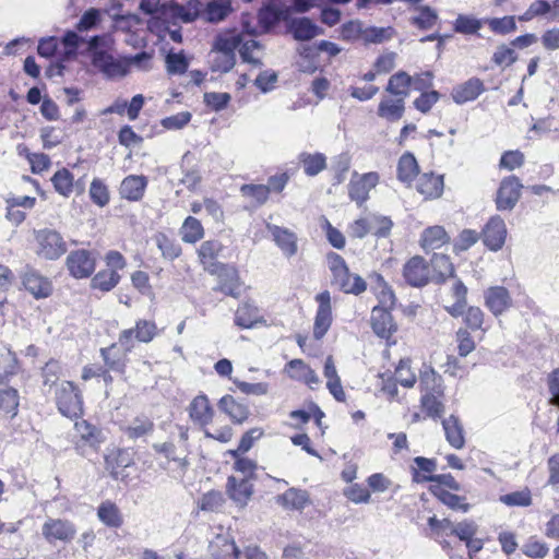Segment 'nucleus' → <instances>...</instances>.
Wrapping results in <instances>:
<instances>
[{"instance_id":"nucleus-38","label":"nucleus","mask_w":559,"mask_h":559,"mask_svg":"<svg viewBox=\"0 0 559 559\" xmlns=\"http://www.w3.org/2000/svg\"><path fill=\"white\" fill-rule=\"evenodd\" d=\"M277 501L286 509L301 510L309 502V497L305 490L289 488L277 497Z\"/></svg>"},{"instance_id":"nucleus-7","label":"nucleus","mask_w":559,"mask_h":559,"mask_svg":"<svg viewBox=\"0 0 559 559\" xmlns=\"http://www.w3.org/2000/svg\"><path fill=\"white\" fill-rule=\"evenodd\" d=\"M316 300L319 306L314 318L313 336L317 340H321L333 321L331 295L328 290H324L316 296Z\"/></svg>"},{"instance_id":"nucleus-58","label":"nucleus","mask_w":559,"mask_h":559,"mask_svg":"<svg viewBox=\"0 0 559 559\" xmlns=\"http://www.w3.org/2000/svg\"><path fill=\"white\" fill-rule=\"evenodd\" d=\"M395 379L396 381L405 386V388H412L414 386L416 382V376L411 370V360L405 358L401 359L396 369H395Z\"/></svg>"},{"instance_id":"nucleus-13","label":"nucleus","mask_w":559,"mask_h":559,"mask_svg":"<svg viewBox=\"0 0 559 559\" xmlns=\"http://www.w3.org/2000/svg\"><path fill=\"white\" fill-rule=\"evenodd\" d=\"M354 33H360L365 43L380 44L392 37L393 29L391 27H367L361 29L360 24L356 22H350L343 27L345 37H349Z\"/></svg>"},{"instance_id":"nucleus-5","label":"nucleus","mask_w":559,"mask_h":559,"mask_svg":"<svg viewBox=\"0 0 559 559\" xmlns=\"http://www.w3.org/2000/svg\"><path fill=\"white\" fill-rule=\"evenodd\" d=\"M379 180L380 176L376 171H370L361 176L354 173L348 183L349 199L355 201L358 205H362L368 200L370 190L379 183Z\"/></svg>"},{"instance_id":"nucleus-48","label":"nucleus","mask_w":559,"mask_h":559,"mask_svg":"<svg viewBox=\"0 0 559 559\" xmlns=\"http://www.w3.org/2000/svg\"><path fill=\"white\" fill-rule=\"evenodd\" d=\"M19 407V393L13 388L0 389V412H3L10 417L17 414Z\"/></svg>"},{"instance_id":"nucleus-31","label":"nucleus","mask_w":559,"mask_h":559,"mask_svg":"<svg viewBox=\"0 0 559 559\" xmlns=\"http://www.w3.org/2000/svg\"><path fill=\"white\" fill-rule=\"evenodd\" d=\"M450 240L445 229L436 225L426 228L420 238V245L425 251L436 250L448 243Z\"/></svg>"},{"instance_id":"nucleus-17","label":"nucleus","mask_w":559,"mask_h":559,"mask_svg":"<svg viewBox=\"0 0 559 559\" xmlns=\"http://www.w3.org/2000/svg\"><path fill=\"white\" fill-rule=\"evenodd\" d=\"M226 489L229 498L241 508L247 506L253 495L250 479H237L235 476L228 477Z\"/></svg>"},{"instance_id":"nucleus-46","label":"nucleus","mask_w":559,"mask_h":559,"mask_svg":"<svg viewBox=\"0 0 559 559\" xmlns=\"http://www.w3.org/2000/svg\"><path fill=\"white\" fill-rule=\"evenodd\" d=\"M154 430V423L146 416L135 417L124 429L126 435L130 439H138L151 435Z\"/></svg>"},{"instance_id":"nucleus-36","label":"nucleus","mask_w":559,"mask_h":559,"mask_svg":"<svg viewBox=\"0 0 559 559\" xmlns=\"http://www.w3.org/2000/svg\"><path fill=\"white\" fill-rule=\"evenodd\" d=\"M203 3L200 0H189L186 4H173L171 14L185 23H191L202 16Z\"/></svg>"},{"instance_id":"nucleus-20","label":"nucleus","mask_w":559,"mask_h":559,"mask_svg":"<svg viewBox=\"0 0 559 559\" xmlns=\"http://www.w3.org/2000/svg\"><path fill=\"white\" fill-rule=\"evenodd\" d=\"M286 368L292 379L305 382L310 389H316L320 384V379L316 371L301 359L290 360Z\"/></svg>"},{"instance_id":"nucleus-11","label":"nucleus","mask_w":559,"mask_h":559,"mask_svg":"<svg viewBox=\"0 0 559 559\" xmlns=\"http://www.w3.org/2000/svg\"><path fill=\"white\" fill-rule=\"evenodd\" d=\"M485 306L495 316L499 317L512 306L509 290L503 286H492L484 292Z\"/></svg>"},{"instance_id":"nucleus-63","label":"nucleus","mask_w":559,"mask_h":559,"mask_svg":"<svg viewBox=\"0 0 559 559\" xmlns=\"http://www.w3.org/2000/svg\"><path fill=\"white\" fill-rule=\"evenodd\" d=\"M214 57L212 59V70L215 72H228L231 70L236 62L235 55L224 53L219 51H213Z\"/></svg>"},{"instance_id":"nucleus-61","label":"nucleus","mask_w":559,"mask_h":559,"mask_svg":"<svg viewBox=\"0 0 559 559\" xmlns=\"http://www.w3.org/2000/svg\"><path fill=\"white\" fill-rule=\"evenodd\" d=\"M500 501L511 507H528L532 504V496L528 489H523L501 496Z\"/></svg>"},{"instance_id":"nucleus-47","label":"nucleus","mask_w":559,"mask_h":559,"mask_svg":"<svg viewBox=\"0 0 559 559\" xmlns=\"http://www.w3.org/2000/svg\"><path fill=\"white\" fill-rule=\"evenodd\" d=\"M443 394L424 393L420 399L421 407L427 416L439 418L444 413V405L441 401Z\"/></svg>"},{"instance_id":"nucleus-56","label":"nucleus","mask_w":559,"mask_h":559,"mask_svg":"<svg viewBox=\"0 0 559 559\" xmlns=\"http://www.w3.org/2000/svg\"><path fill=\"white\" fill-rule=\"evenodd\" d=\"M155 242L158 249L162 251L164 258L174 260L181 253V248L174 240L169 239L165 234H158L155 236Z\"/></svg>"},{"instance_id":"nucleus-60","label":"nucleus","mask_w":559,"mask_h":559,"mask_svg":"<svg viewBox=\"0 0 559 559\" xmlns=\"http://www.w3.org/2000/svg\"><path fill=\"white\" fill-rule=\"evenodd\" d=\"M522 551L525 556L532 559H543L549 552L547 544L536 539L530 538L522 547Z\"/></svg>"},{"instance_id":"nucleus-10","label":"nucleus","mask_w":559,"mask_h":559,"mask_svg":"<svg viewBox=\"0 0 559 559\" xmlns=\"http://www.w3.org/2000/svg\"><path fill=\"white\" fill-rule=\"evenodd\" d=\"M95 258L86 250L72 251L67 258V266L76 278L88 277L95 270Z\"/></svg>"},{"instance_id":"nucleus-44","label":"nucleus","mask_w":559,"mask_h":559,"mask_svg":"<svg viewBox=\"0 0 559 559\" xmlns=\"http://www.w3.org/2000/svg\"><path fill=\"white\" fill-rule=\"evenodd\" d=\"M299 162L304 167V171L308 176H317L326 167V158L322 153H301Z\"/></svg>"},{"instance_id":"nucleus-43","label":"nucleus","mask_w":559,"mask_h":559,"mask_svg":"<svg viewBox=\"0 0 559 559\" xmlns=\"http://www.w3.org/2000/svg\"><path fill=\"white\" fill-rule=\"evenodd\" d=\"M259 309L250 304H242L236 311L235 323L243 329H250L259 322Z\"/></svg>"},{"instance_id":"nucleus-8","label":"nucleus","mask_w":559,"mask_h":559,"mask_svg":"<svg viewBox=\"0 0 559 559\" xmlns=\"http://www.w3.org/2000/svg\"><path fill=\"white\" fill-rule=\"evenodd\" d=\"M403 276L414 287L425 286L431 281L429 265L419 255L413 257L405 263Z\"/></svg>"},{"instance_id":"nucleus-35","label":"nucleus","mask_w":559,"mask_h":559,"mask_svg":"<svg viewBox=\"0 0 559 559\" xmlns=\"http://www.w3.org/2000/svg\"><path fill=\"white\" fill-rule=\"evenodd\" d=\"M430 272L431 281L436 283H443L447 278L454 275V266L450 261L449 257L444 254H433L431 259Z\"/></svg>"},{"instance_id":"nucleus-54","label":"nucleus","mask_w":559,"mask_h":559,"mask_svg":"<svg viewBox=\"0 0 559 559\" xmlns=\"http://www.w3.org/2000/svg\"><path fill=\"white\" fill-rule=\"evenodd\" d=\"M240 192L243 197L255 202V204L261 205L269 199L270 187L265 185H242Z\"/></svg>"},{"instance_id":"nucleus-2","label":"nucleus","mask_w":559,"mask_h":559,"mask_svg":"<svg viewBox=\"0 0 559 559\" xmlns=\"http://www.w3.org/2000/svg\"><path fill=\"white\" fill-rule=\"evenodd\" d=\"M37 254L47 260H56L66 251L67 246L61 235L52 229H40L35 233Z\"/></svg>"},{"instance_id":"nucleus-55","label":"nucleus","mask_w":559,"mask_h":559,"mask_svg":"<svg viewBox=\"0 0 559 559\" xmlns=\"http://www.w3.org/2000/svg\"><path fill=\"white\" fill-rule=\"evenodd\" d=\"M481 26V21L471 15L460 14L454 22V31L465 35L477 33Z\"/></svg>"},{"instance_id":"nucleus-62","label":"nucleus","mask_w":559,"mask_h":559,"mask_svg":"<svg viewBox=\"0 0 559 559\" xmlns=\"http://www.w3.org/2000/svg\"><path fill=\"white\" fill-rule=\"evenodd\" d=\"M186 57L180 53L169 52L166 56V69L169 74H183L188 69Z\"/></svg>"},{"instance_id":"nucleus-52","label":"nucleus","mask_w":559,"mask_h":559,"mask_svg":"<svg viewBox=\"0 0 559 559\" xmlns=\"http://www.w3.org/2000/svg\"><path fill=\"white\" fill-rule=\"evenodd\" d=\"M438 20L436 11L429 7H420L418 14L411 17V23L420 29H430L435 26Z\"/></svg>"},{"instance_id":"nucleus-42","label":"nucleus","mask_w":559,"mask_h":559,"mask_svg":"<svg viewBox=\"0 0 559 559\" xmlns=\"http://www.w3.org/2000/svg\"><path fill=\"white\" fill-rule=\"evenodd\" d=\"M242 37L235 32H226L216 36L212 51L235 55V49L240 46Z\"/></svg>"},{"instance_id":"nucleus-33","label":"nucleus","mask_w":559,"mask_h":559,"mask_svg":"<svg viewBox=\"0 0 559 559\" xmlns=\"http://www.w3.org/2000/svg\"><path fill=\"white\" fill-rule=\"evenodd\" d=\"M452 297L454 302L452 305L444 306L445 311L454 317H461L467 305V287L461 281H455L451 288Z\"/></svg>"},{"instance_id":"nucleus-53","label":"nucleus","mask_w":559,"mask_h":559,"mask_svg":"<svg viewBox=\"0 0 559 559\" xmlns=\"http://www.w3.org/2000/svg\"><path fill=\"white\" fill-rule=\"evenodd\" d=\"M75 431L80 438L92 447H95L102 442L100 432L86 420L76 421Z\"/></svg>"},{"instance_id":"nucleus-12","label":"nucleus","mask_w":559,"mask_h":559,"mask_svg":"<svg viewBox=\"0 0 559 559\" xmlns=\"http://www.w3.org/2000/svg\"><path fill=\"white\" fill-rule=\"evenodd\" d=\"M507 238V227L500 216L491 217L483 230L484 243L492 251L502 248Z\"/></svg>"},{"instance_id":"nucleus-34","label":"nucleus","mask_w":559,"mask_h":559,"mask_svg":"<svg viewBox=\"0 0 559 559\" xmlns=\"http://www.w3.org/2000/svg\"><path fill=\"white\" fill-rule=\"evenodd\" d=\"M418 171L419 167L415 156L409 152L404 153L397 163V179L409 186Z\"/></svg>"},{"instance_id":"nucleus-32","label":"nucleus","mask_w":559,"mask_h":559,"mask_svg":"<svg viewBox=\"0 0 559 559\" xmlns=\"http://www.w3.org/2000/svg\"><path fill=\"white\" fill-rule=\"evenodd\" d=\"M233 11L231 0H213L203 7L202 17L210 23L224 21Z\"/></svg>"},{"instance_id":"nucleus-16","label":"nucleus","mask_w":559,"mask_h":559,"mask_svg":"<svg viewBox=\"0 0 559 559\" xmlns=\"http://www.w3.org/2000/svg\"><path fill=\"white\" fill-rule=\"evenodd\" d=\"M222 245L217 240H207L202 242L198 250L199 259L204 267V270L211 274L218 273L221 269H223L222 263L216 261L218 253L222 250Z\"/></svg>"},{"instance_id":"nucleus-27","label":"nucleus","mask_w":559,"mask_h":559,"mask_svg":"<svg viewBox=\"0 0 559 559\" xmlns=\"http://www.w3.org/2000/svg\"><path fill=\"white\" fill-rule=\"evenodd\" d=\"M97 518L106 526L119 528L123 524V515L119 507L110 501H103L97 508Z\"/></svg>"},{"instance_id":"nucleus-23","label":"nucleus","mask_w":559,"mask_h":559,"mask_svg":"<svg viewBox=\"0 0 559 559\" xmlns=\"http://www.w3.org/2000/svg\"><path fill=\"white\" fill-rule=\"evenodd\" d=\"M212 559H238L241 551L234 539L225 536H217L210 544Z\"/></svg>"},{"instance_id":"nucleus-57","label":"nucleus","mask_w":559,"mask_h":559,"mask_svg":"<svg viewBox=\"0 0 559 559\" xmlns=\"http://www.w3.org/2000/svg\"><path fill=\"white\" fill-rule=\"evenodd\" d=\"M370 231L377 237H388L393 227V222L389 216L372 214L369 218Z\"/></svg>"},{"instance_id":"nucleus-14","label":"nucleus","mask_w":559,"mask_h":559,"mask_svg":"<svg viewBox=\"0 0 559 559\" xmlns=\"http://www.w3.org/2000/svg\"><path fill=\"white\" fill-rule=\"evenodd\" d=\"M188 413L190 419L203 430L209 424L212 423L214 416V409L210 404L206 395H197L188 406Z\"/></svg>"},{"instance_id":"nucleus-51","label":"nucleus","mask_w":559,"mask_h":559,"mask_svg":"<svg viewBox=\"0 0 559 559\" xmlns=\"http://www.w3.org/2000/svg\"><path fill=\"white\" fill-rule=\"evenodd\" d=\"M262 436L263 430L261 428H252L248 430L242 435L238 448L235 450H228L227 454L230 456H236L238 454L247 453L253 447V443Z\"/></svg>"},{"instance_id":"nucleus-9","label":"nucleus","mask_w":559,"mask_h":559,"mask_svg":"<svg viewBox=\"0 0 559 559\" xmlns=\"http://www.w3.org/2000/svg\"><path fill=\"white\" fill-rule=\"evenodd\" d=\"M521 189L522 185L515 176L504 178L497 193L498 210H512L520 199Z\"/></svg>"},{"instance_id":"nucleus-21","label":"nucleus","mask_w":559,"mask_h":559,"mask_svg":"<svg viewBox=\"0 0 559 559\" xmlns=\"http://www.w3.org/2000/svg\"><path fill=\"white\" fill-rule=\"evenodd\" d=\"M484 91L483 81L478 78H472L453 88L452 98L456 104H465L476 99Z\"/></svg>"},{"instance_id":"nucleus-1","label":"nucleus","mask_w":559,"mask_h":559,"mask_svg":"<svg viewBox=\"0 0 559 559\" xmlns=\"http://www.w3.org/2000/svg\"><path fill=\"white\" fill-rule=\"evenodd\" d=\"M59 412L69 418L79 417L83 413V400L80 391L71 381L61 382L56 391Z\"/></svg>"},{"instance_id":"nucleus-50","label":"nucleus","mask_w":559,"mask_h":559,"mask_svg":"<svg viewBox=\"0 0 559 559\" xmlns=\"http://www.w3.org/2000/svg\"><path fill=\"white\" fill-rule=\"evenodd\" d=\"M51 181L56 191L61 195L69 197L72 193L73 176L68 169L62 168L58 170L51 178Z\"/></svg>"},{"instance_id":"nucleus-41","label":"nucleus","mask_w":559,"mask_h":559,"mask_svg":"<svg viewBox=\"0 0 559 559\" xmlns=\"http://www.w3.org/2000/svg\"><path fill=\"white\" fill-rule=\"evenodd\" d=\"M419 388L424 393L443 394L441 377L431 368H425L420 372Z\"/></svg>"},{"instance_id":"nucleus-25","label":"nucleus","mask_w":559,"mask_h":559,"mask_svg":"<svg viewBox=\"0 0 559 559\" xmlns=\"http://www.w3.org/2000/svg\"><path fill=\"white\" fill-rule=\"evenodd\" d=\"M443 177L432 173L423 174L417 182V191L425 197V199H437L443 192Z\"/></svg>"},{"instance_id":"nucleus-6","label":"nucleus","mask_w":559,"mask_h":559,"mask_svg":"<svg viewBox=\"0 0 559 559\" xmlns=\"http://www.w3.org/2000/svg\"><path fill=\"white\" fill-rule=\"evenodd\" d=\"M92 63L108 79L122 78L129 72V64L124 59H117L105 51L93 52Z\"/></svg>"},{"instance_id":"nucleus-29","label":"nucleus","mask_w":559,"mask_h":559,"mask_svg":"<svg viewBox=\"0 0 559 559\" xmlns=\"http://www.w3.org/2000/svg\"><path fill=\"white\" fill-rule=\"evenodd\" d=\"M442 427L445 439L454 449H462L465 444L464 430L461 421L454 415H450L443 419Z\"/></svg>"},{"instance_id":"nucleus-22","label":"nucleus","mask_w":559,"mask_h":559,"mask_svg":"<svg viewBox=\"0 0 559 559\" xmlns=\"http://www.w3.org/2000/svg\"><path fill=\"white\" fill-rule=\"evenodd\" d=\"M288 29L294 38L300 41L310 40L323 33V29L308 17L293 19L289 22Z\"/></svg>"},{"instance_id":"nucleus-3","label":"nucleus","mask_w":559,"mask_h":559,"mask_svg":"<svg viewBox=\"0 0 559 559\" xmlns=\"http://www.w3.org/2000/svg\"><path fill=\"white\" fill-rule=\"evenodd\" d=\"M157 334V326L153 321L138 320L134 328L121 331L118 343L127 352L134 347V341L150 343Z\"/></svg>"},{"instance_id":"nucleus-4","label":"nucleus","mask_w":559,"mask_h":559,"mask_svg":"<svg viewBox=\"0 0 559 559\" xmlns=\"http://www.w3.org/2000/svg\"><path fill=\"white\" fill-rule=\"evenodd\" d=\"M41 535L49 543H70L76 535L73 522L64 519L48 518L41 526Z\"/></svg>"},{"instance_id":"nucleus-28","label":"nucleus","mask_w":559,"mask_h":559,"mask_svg":"<svg viewBox=\"0 0 559 559\" xmlns=\"http://www.w3.org/2000/svg\"><path fill=\"white\" fill-rule=\"evenodd\" d=\"M218 407L236 424L246 421L250 414L248 406L237 402L231 395L223 396L218 402Z\"/></svg>"},{"instance_id":"nucleus-59","label":"nucleus","mask_w":559,"mask_h":559,"mask_svg":"<svg viewBox=\"0 0 559 559\" xmlns=\"http://www.w3.org/2000/svg\"><path fill=\"white\" fill-rule=\"evenodd\" d=\"M235 462L233 468L242 474L245 479H253L255 471L258 469V464L254 460L243 456V454H238L236 456H231Z\"/></svg>"},{"instance_id":"nucleus-19","label":"nucleus","mask_w":559,"mask_h":559,"mask_svg":"<svg viewBox=\"0 0 559 559\" xmlns=\"http://www.w3.org/2000/svg\"><path fill=\"white\" fill-rule=\"evenodd\" d=\"M23 285L35 298H46L51 294L52 286L48 278L34 270H27L23 275Z\"/></svg>"},{"instance_id":"nucleus-40","label":"nucleus","mask_w":559,"mask_h":559,"mask_svg":"<svg viewBox=\"0 0 559 559\" xmlns=\"http://www.w3.org/2000/svg\"><path fill=\"white\" fill-rule=\"evenodd\" d=\"M180 236L183 242L195 243L204 236V229L201 222L193 217L188 216L180 227Z\"/></svg>"},{"instance_id":"nucleus-18","label":"nucleus","mask_w":559,"mask_h":559,"mask_svg":"<svg viewBox=\"0 0 559 559\" xmlns=\"http://www.w3.org/2000/svg\"><path fill=\"white\" fill-rule=\"evenodd\" d=\"M371 326L373 332L382 337L389 338L396 331L391 312L384 307H373L371 312Z\"/></svg>"},{"instance_id":"nucleus-15","label":"nucleus","mask_w":559,"mask_h":559,"mask_svg":"<svg viewBox=\"0 0 559 559\" xmlns=\"http://www.w3.org/2000/svg\"><path fill=\"white\" fill-rule=\"evenodd\" d=\"M266 228L284 255L290 258L296 254L298 246L297 236L294 231L272 224H267Z\"/></svg>"},{"instance_id":"nucleus-24","label":"nucleus","mask_w":559,"mask_h":559,"mask_svg":"<svg viewBox=\"0 0 559 559\" xmlns=\"http://www.w3.org/2000/svg\"><path fill=\"white\" fill-rule=\"evenodd\" d=\"M147 179L144 176L130 175L126 177L120 185V195L129 201H139L142 199Z\"/></svg>"},{"instance_id":"nucleus-30","label":"nucleus","mask_w":559,"mask_h":559,"mask_svg":"<svg viewBox=\"0 0 559 559\" xmlns=\"http://www.w3.org/2000/svg\"><path fill=\"white\" fill-rule=\"evenodd\" d=\"M215 274L218 275L219 283L214 289L222 292L225 295L237 297L239 294V278L237 271L227 265H223V269Z\"/></svg>"},{"instance_id":"nucleus-26","label":"nucleus","mask_w":559,"mask_h":559,"mask_svg":"<svg viewBox=\"0 0 559 559\" xmlns=\"http://www.w3.org/2000/svg\"><path fill=\"white\" fill-rule=\"evenodd\" d=\"M405 111V99L383 97L379 103L378 116L390 122L400 120Z\"/></svg>"},{"instance_id":"nucleus-49","label":"nucleus","mask_w":559,"mask_h":559,"mask_svg":"<svg viewBox=\"0 0 559 559\" xmlns=\"http://www.w3.org/2000/svg\"><path fill=\"white\" fill-rule=\"evenodd\" d=\"M16 370V358L14 354L0 342V383Z\"/></svg>"},{"instance_id":"nucleus-64","label":"nucleus","mask_w":559,"mask_h":559,"mask_svg":"<svg viewBox=\"0 0 559 559\" xmlns=\"http://www.w3.org/2000/svg\"><path fill=\"white\" fill-rule=\"evenodd\" d=\"M464 322L472 330L483 329L485 313L479 307L471 306L464 310Z\"/></svg>"},{"instance_id":"nucleus-39","label":"nucleus","mask_w":559,"mask_h":559,"mask_svg":"<svg viewBox=\"0 0 559 559\" xmlns=\"http://www.w3.org/2000/svg\"><path fill=\"white\" fill-rule=\"evenodd\" d=\"M153 449L157 453L164 454L168 461H173L177 465L181 476L186 473L189 466L187 455H178L177 448L173 442L154 443Z\"/></svg>"},{"instance_id":"nucleus-37","label":"nucleus","mask_w":559,"mask_h":559,"mask_svg":"<svg viewBox=\"0 0 559 559\" xmlns=\"http://www.w3.org/2000/svg\"><path fill=\"white\" fill-rule=\"evenodd\" d=\"M411 86L412 76L404 71H399L389 79L385 91L394 97L406 99Z\"/></svg>"},{"instance_id":"nucleus-45","label":"nucleus","mask_w":559,"mask_h":559,"mask_svg":"<svg viewBox=\"0 0 559 559\" xmlns=\"http://www.w3.org/2000/svg\"><path fill=\"white\" fill-rule=\"evenodd\" d=\"M120 281V275L115 270H102L99 271L91 282L94 289L100 292H109L115 288Z\"/></svg>"}]
</instances>
